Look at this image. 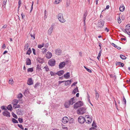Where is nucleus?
I'll return each instance as SVG.
<instances>
[{
    "label": "nucleus",
    "instance_id": "nucleus-19",
    "mask_svg": "<svg viewBox=\"0 0 130 130\" xmlns=\"http://www.w3.org/2000/svg\"><path fill=\"white\" fill-rule=\"evenodd\" d=\"M65 85L66 86H67L70 84L71 82V80H68L67 81H65Z\"/></svg>",
    "mask_w": 130,
    "mask_h": 130
},
{
    "label": "nucleus",
    "instance_id": "nucleus-46",
    "mask_svg": "<svg viewBox=\"0 0 130 130\" xmlns=\"http://www.w3.org/2000/svg\"><path fill=\"white\" fill-rule=\"evenodd\" d=\"M61 1V0H56L55 1V3L56 4H58L60 3Z\"/></svg>",
    "mask_w": 130,
    "mask_h": 130
},
{
    "label": "nucleus",
    "instance_id": "nucleus-52",
    "mask_svg": "<svg viewBox=\"0 0 130 130\" xmlns=\"http://www.w3.org/2000/svg\"><path fill=\"white\" fill-rule=\"evenodd\" d=\"M39 85V83H37L35 84V88H36Z\"/></svg>",
    "mask_w": 130,
    "mask_h": 130
},
{
    "label": "nucleus",
    "instance_id": "nucleus-44",
    "mask_svg": "<svg viewBox=\"0 0 130 130\" xmlns=\"http://www.w3.org/2000/svg\"><path fill=\"white\" fill-rule=\"evenodd\" d=\"M50 74L51 75V76H55V75L56 74V73H54L52 71H51L50 72Z\"/></svg>",
    "mask_w": 130,
    "mask_h": 130
},
{
    "label": "nucleus",
    "instance_id": "nucleus-2",
    "mask_svg": "<svg viewBox=\"0 0 130 130\" xmlns=\"http://www.w3.org/2000/svg\"><path fill=\"white\" fill-rule=\"evenodd\" d=\"M83 105V102L80 101H78L74 105V108L76 109L80 107Z\"/></svg>",
    "mask_w": 130,
    "mask_h": 130
},
{
    "label": "nucleus",
    "instance_id": "nucleus-58",
    "mask_svg": "<svg viewBox=\"0 0 130 130\" xmlns=\"http://www.w3.org/2000/svg\"><path fill=\"white\" fill-rule=\"evenodd\" d=\"M49 45L48 43H46L45 44V48H47Z\"/></svg>",
    "mask_w": 130,
    "mask_h": 130
},
{
    "label": "nucleus",
    "instance_id": "nucleus-57",
    "mask_svg": "<svg viewBox=\"0 0 130 130\" xmlns=\"http://www.w3.org/2000/svg\"><path fill=\"white\" fill-rule=\"evenodd\" d=\"M32 50L33 54L35 55H36L35 50L34 48H33L32 49Z\"/></svg>",
    "mask_w": 130,
    "mask_h": 130
},
{
    "label": "nucleus",
    "instance_id": "nucleus-11",
    "mask_svg": "<svg viewBox=\"0 0 130 130\" xmlns=\"http://www.w3.org/2000/svg\"><path fill=\"white\" fill-rule=\"evenodd\" d=\"M66 65V63L64 62H61L59 64V66L60 69H61L64 67Z\"/></svg>",
    "mask_w": 130,
    "mask_h": 130
},
{
    "label": "nucleus",
    "instance_id": "nucleus-6",
    "mask_svg": "<svg viewBox=\"0 0 130 130\" xmlns=\"http://www.w3.org/2000/svg\"><path fill=\"white\" fill-rule=\"evenodd\" d=\"M104 22L103 20L99 21L97 24V26L99 28H101L103 26Z\"/></svg>",
    "mask_w": 130,
    "mask_h": 130
},
{
    "label": "nucleus",
    "instance_id": "nucleus-42",
    "mask_svg": "<svg viewBox=\"0 0 130 130\" xmlns=\"http://www.w3.org/2000/svg\"><path fill=\"white\" fill-rule=\"evenodd\" d=\"M18 121L20 123H21L23 122V119L21 118H19L18 119Z\"/></svg>",
    "mask_w": 130,
    "mask_h": 130
},
{
    "label": "nucleus",
    "instance_id": "nucleus-50",
    "mask_svg": "<svg viewBox=\"0 0 130 130\" xmlns=\"http://www.w3.org/2000/svg\"><path fill=\"white\" fill-rule=\"evenodd\" d=\"M123 101L124 103L125 104H126V99H125L124 96L123 97Z\"/></svg>",
    "mask_w": 130,
    "mask_h": 130
},
{
    "label": "nucleus",
    "instance_id": "nucleus-61",
    "mask_svg": "<svg viewBox=\"0 0 130 130\" xmlns=\"http://www.w3.org/2000/svg\"><path fill=\"white\" fill-rule=\"evenodd\" d=\"M30 36L31 37L33 38V39H35V36L34 35H32L31 34H30Z\"/></svg>",
    "mask_w": 130,
    "mask_h": 130
},
{
    "label": "nucleus",
    "instance_id": "nucleus-45",
    "mask_svg": "<svg viewBox=\"0 0 130 130\" xmlns=\"http://www.w3.org/2000/svg\"><path fill=\"white\" fill-rule=\"evenodd\" d=\"M18 126L22 130H24V128L22 126L21 124H18Z\"/></svg>",
    "mask_w": 130,
    "mask_h": 130
},
{
    "label": "nucleus",
    "instance_id": "nucleus-25",
    "mask_svg": "<svg viewBox=\"0 0 130 130\" xmlns=\"http://www.w3.org/2000/svg\"><path fill=\"white\" fill-rule=\"evenodd\" d=\"M111 45L118 50H120L121 48L120 47L116 45L113 43H111Z\"/></svg>",
    "mask_w": 130,
    "mask_h": 130
},
{
    "label": "nucleus",
    "instance_id": "nucleus-27",
    "mask_svg": "<svg viewBox=\"0 0 130 130\" xmlns=\"http://www.w3.org/2000/svg\"><path fill=\"white\" fill-rule=\"evenodd\" d=\"M120 57L123 60H124L126 59V57L123 55H121L120 56Z\"/></svg>",
    "mask_w": 130,
    "mask_h": 130
},
{
    "label": "nucleus",
    "instance_id": "nucleus-4",
    "mask_svg": "<svg viewBox=\"0 0 130 130\" xmlns=\"http://www.w3.org/2000/svg\"><path fill=\"white\" fill-rule=\"evenodd\" d=\"M55 61L54 59H52L49 60L48 63L50 66H53L55 65Z\"/></svg>",
    "mask_w": 130,
    "mask_h": 130
},
{
    "label": "nucleus",
    "instance_id": "nucleus-34",
    "mask_svg": "<svg viewBox=\"0 0 130 130\" xmlns=\"http://www.w3.org/2000/svg\"><path fill=\"white\" fill-rule=\"evenodd\" d=\"M9 83L10 84H12L14 83L13 79L10 78L9 81Z\"/></svg>",
    "mask_w": 130,
    "mask_h": 130
},
{
    "label": "nucleus",
    "instance_id": "nucleus-13",
    "mask_svg": "<svg viewBox=\"0 0 130 130\" xmlns=\"http://www.w3.org/2000/svg\"><path fill=\"white\" fill-rule=\"evenodd\" d=\"M68 102L69 103L70 105H72L75 102V101L74 100V98H73L70 99Z\"/></svg>",
    "mask_w": 130,
    "mask_h": 130
},
{
    "label": "nucleus",
    "instance_id": "nucleus-40",
    "mask_svg": "<svg viewBox=\"0 0 130 130\" xmlns=\"http://www.w3.org/2000/svg\"><path fill=\"white\" fill-rule=\"evenodd\" d=\"M47 50L46 48H43L42 50V52L43 54L45 53L47 51Z\"/></svg>",
    "mask_w": 130,
    "mask_h": 130
},
{
    "label": "nucleus",
    "instance_id": "nucleus-28",
    "mask_svg": "<svg viewBox=\"0 0 130 130\" xmlns=\"http://www.w3.org/2000/svg\"><path fill=\"white\" fill-rule=\"evenodd\" d=\"M43 60V59H41L40 58H38L37 59V62L40 63H42L43 62L42 60Z\"/></svg>",
    "mask_w": 130,
    "mask_h": 130
},
{
    "label": "nucleus",
    "instance_id": "nucleus-54",
    "mask_svg": "<svg viewBox=\"0 0 130 130\" xmlns=\"http://www.w3.org/2000/svg\"><path fill=\"white\" fill-rule=\"evenodd\" d=\"M86 18V17H83V19L84 20V24L85 25Z\"/></svg>",
    "mask_w": 130,
    "mask_h": 130
},
{
    "label": "nucleus",
    "instance_id": "nucleus-56",
    "mask_svg": "<svg viewBox=\"0 0 130 130\" xmlns=\"http://www.w3.org/2000/svg\"><path fill=\"white\" fill-rule=\"evenodd\" d=\"M92 126H94L96 127V125L95 124V123L93 121V124H92Z\"/></svg>",
    "mask_w": 130,
    "mask_h": 130
},
{
    "label": "nucleus",
    "instance_id": "nucleus-39",
    "mask_svg": "<svg viewBox=\"0 0 130 130\" xmlns=\"http://www.w3.org/2000/svg\"><path fill=\"white\" fill-rule=\"evenodd\" d=\"M21 0H19L18 2L19 6L18 7V9H19L20 8V6L21 4Z\"/></svg>",
    "mask_w": 130,
    "mask_h": 130
},
{
    "label": "nucleus",
    "instance_id": "nucleus-29",
    "mask_svg": "<svg viewBox=\"0 0 130 130\" xmlns=\"http://www.w3.org/2000/svg\"><path fill=\"white\" fill-rule=\"evenodd\" d=\"M31 50L30 49V48H29V50L27 51V52L26 53V54H28V55H30V54L31 53Z\"/></svg>",
    "mask_w": 130,
    "mask_h": 130
},
{
    "label": "nucleus",
    "instance_id": "nucleus-7",
    "mask_svg": "<svg viewBox=\"0 0 130 130\" xmlns=\"http://www.w3.org/2000/svg\"><path fill=\"white\" fill-rule=\"evenodd\" d=\"M3 114L4 116L7 117H10V113L7 111V109H5L4 111L3 112Z\"/></svg>",
    "mask_w": 130,
    "mask_h": 130
},
{
    "label": "nucleus",
    "instance_id": "nucleus-48",
    "mask_svg": "<svg viewBox=\"0 0 130 130\" xmlns=\"http://www.w3.org/2000/svg\"><path fill=\"white\" fill-rule=\"evenodd\" d=\"M44 44H43L42 45H39L38 46V47L40 48H41L44 46Z\"/></svg>",
    "mask_w": 130,
    "mask_h": 130
},
{
    "label": "nucleus",
    "instance_id": "nucleus-23",
    "mask_svg": "<svg viewBox=\"0 0 130 130\" xmlns=\"http://www.w3.org/2000/svg\"><path fill=\"white\" fill-rule=\"evenodd\" d=\"M53 28V27H51L49 28L48 31V33L49 35H51V34Z\"/></svg>",
    "mask_w": 130,
    "mask_h": 130
},
{
    "label": "nucleus",
    "instance_id": "nucleus-17",
    "mask_svg": "<svg viewBox=\"0 0 130 130\" xmlns=\"http://www.w3.org/2000/svg\"><path fill=\"white\" fill-rule=\"evenodd\" d=\"M125 9V8L123 5H121L119 8L120 11L121 12L123 11Z\"/></svg>",
    "mask_w": 130,
    "mask_h": 130
},
{
    "label": "nucleus",
    "instance_id": "nucleus-3",
    "mask_svg": "<svg viewBox=\"0 0 130 130\" xmlns=\"http://www.w3.org/2000/svg\"><path fill=\"white\" fill-rule=\"evenodd\" d=\"M86 108L85 107H82L78 109L77 113L78 114H83L86 112Z\"/></svg>",
    "mask_w": 130,
    "mask_h": 130
},
{
    "label": "nucleus",
    "instance_id": "nucleus-41",
    "mask_svg": "<svg viewBox=\"0 0 130 130\" xmlns=\"http://www.w3.org/2000/svg\"><path fill=\"white\" fill-rule=\"evenodd\" d=\"M22 95L21 93L19 94L18 96V98L19 99H21L22 97Z\"/></svg>",
    "mask_w": 130,
    "mask_h": 130
},
{
    "label": "nucleus",
    "instance_id": "nucleus-49",
    "mask_svg": "<svg viewBox=\"0 0 130 130\" xmlns=\"http://www.w3.org/2000/svg\"><path fill=\"white\" fill-rule=\"evenodd\" d=\"M126 29L128 30L130 29V26L129 25H126Z\"/></svg>",
    "mask_w": 130,
    "mask_h": 130
},
{
    "label": "nucleus",
    "instance_id": "nucleus-55",
    "mask_svg": "<svg viewBox=\"0 0 130 130\" xmlns=\"http://www.w3.org/2000/svg\"><path fill=\"white\" fill-rule=\"evenodd\" d=\"M1 108L3 110H5V109H5V106H2L1 107Z\"/></svg>",
    "mask_w": 130,
    "mask_h": 130
},
{
    "label": "nucleus",
    "instance_id": "nucleus-20",
    "mask_svg": "<svg viewBox=\"0 0 130 130\" xmlns=\"http://www.w3.org/2000/svg\"><path fill=\"white\" fill-rule=\"evenodd\" d=\"M116 66L120 65L122 67H123L124 66V64L123 63L120 62H116Z\"/></svg>",
    "mask_w": 130,
    "mask_h": 130
},
{
    "label": "nucleus",
    "instance_id": "nucleus-37",
    "mask_svg": "<svg viewBox=\"0 0 130 130\" xmlns=\"http://www.w3.org/2000/svg\"><path fill=\"white\" fill-rule=\"evenodd\" d=\"M12 121L13 123H18V121L14 118H12Z\"/></svg>",
    "mask_w": 130,
    "mask_h": 130
},
{
    "label": "nucleus",
    "instance_id": "nucleus-24",
    "mask_svg": "<svg viewBox=\"0 0 130 130\" xmlns=\"http://www.w3.org/2000/svg\"><path fill=\"white\" fill-rule=\"evenodd\" d=\"M64 78H68L70 77V73L69 72H67L66 74L64 75Z\"/></svg>",
    "mask_w": 130,
    "mask_h": 130
},
{
    "label": "nucleus",
    "instance_id": "nucleus-14",
    "mask_svg": "<svg viewBox=\"0 0 130 130\" xmlns=\"http://www.w3.org/2000/svg\"><path fill=\"white\" fill-rule=\"evenodd\" d=\"M52 55V54L51 53L48 52L46 54V57L47 58L50 59Z\"/></svg>",
    "mask_w": 130,
    "mask_h": 130
},
{
    "label": "nucleus",
    "instance_id": "nucleus-16",
    "mask_svg": "<svg viewBox=\"0 0 130 130\" xmlns=\"http://www.w3.org/2000/svg\"><path fill=\"white\" fill-rule=\"evenodd\" d=\"M26 64L27 65H30L31 64V61L28 58H27L26 59Z\"/></svg>",
    "mask_w": 130,
    "mask_h": 130
},
{
    "label": "nucleus",
    "instance_id": "nucleus-35",
    "mask_svg": "<svg viewBox=\"0 0 130 130\" xmlns=\"http://www.w3.org/2000/svg\"><path fill=\"white\" fill-rule=\"evenodd\" d=\"M29 47V45L27 44H26L24 46V50L25 51L27 50Z\"/></svg>",
    "mask_w": 130,
    "mask_h": 130
},
{
    "label": "nucleus",
    "instance_id": "nucleus-53",
    "mask_svg": "<svg viewBox=\"0 0 130 130\" xmlns=\"http://www.w3.org/2000/svg\"><path fill=\"white\" fill-rule=\"evenodd\" d=\"M87 11H86L85 12L84 14L83 17H86L87 16Z\"/></svg>",
    "mask_w": 130,
    "mask_h": 130
},
{
    "label": "nucleus",
    "instance_id": "nucleus-64",
    "mask_svg": "<svg viewBox=\"0 0 130 130\" xmlns=\"http://www.w3.org/2000/svg\"><path fill=\"white\" fill-rule=\"evenodd\" d=\"M90 129L91 130H95L96 129L95 128L93 127L91 128H90Z\"/></svg>",
    "mask_w": 130,
    "mask_h": 130
},
{
    "label": "nucleus",
    "instance_id": "nucleus-62",
    "mask_svg": "<svg viewBox=\"0 0 130 130\" xmlns=\"http://www.w3.org/2000/svg\"><path fill=\"white\" fill-rule=\"evenodd\" d=\"M65 81H65V80L62 81H59L58 82V83H59V84H60L62 83L65 82Z\"/></svg>",
    "mask_w": 130,
    "mask_h": 130
},
{
    "label": "nucleus",
    "instance_id": "nucleus-9",
    "mask_svg": "<svg viewBox=\"0 0 130 130\" xmlns=\"http://www.w3.org/2000/svg\"><path fill=\"white\" fill-rule=\"evenodd\" d=\"M16 112L17 114L18 115H22L24 113V112L21 110L20 109H18L17 110Z\"/></svg>",
    "mask_w": 130,
    "mask_h": 130
},
{
    "label": "nucleus",
    "instance_id": "nucleus-21",
    "mask_svg": "<svg viewBox=\"0 0 130 130\" xmlns=\"http://www.w3.org/2000/svg\"><path fill=\"white\" fill-rule=\"evenodd\" d=\"M61 53V51L59 49H58L56 50V53L58 55H60Z\"/></svg>",
    "mask_w": 130,
    "mask_h": 130
},
{
    "label": "nucleus",
    "instance_id": "nucleus-30",
    "mask_svg": "<svg viewBox=\"0 0 130 130\" xmlns=\"http://www.w3.org/2000/svg\"><path fill=\"white\" fill-rule=\"evenodd\" d=\"M66 6L67 7L69 6L70 4V0H67L66 2Z\"/></svg>",
    "mask_w": 130,
    "mask_h": 130
},
{
    "label": "nucleus",
    "instance_id": "nucleus-15",
    "mask_svg": "<svg viewBox=\"0 0 130 130\" xmlns=\"http://www.w3.org/2000/svg\"><path fill=\"white\" fill-rule=\"evenodd\" d=\"M64 72L63 70H61L58 72L56 73V74L58 75L59 76H60L62 75L64 73Z\"/></svg>",
    "mask_w": 130,
    "mask_h": 130
},
{
    "label": "nucleus",
    "instance_id": "nucleus-36",
    "mask_svg": "<svg viewBox=\"0 0 130 130\" xmlns=\"http://www.w3.org/2000/svg\"><path fill=\"white\" fill-rule=\"evenodd\" d=\"M38 71H39L41 69L40 66L39 64H38L36 67Z\"/></svg>",
    "mask_w": 130,
    "mask_h": 130
},
{
    "label": "nucleus",
    "instance_id": "nucleus-12",
    "mask_svg": "<svg viewBox=\"0 0 130 130\" xmlns=\"http://www.w3.org/2000/svg\"><path fill=\"white\" fill-rule=\"evenodd\" d=\"M33 81L32 80V79L31 78H28L27 84L28 85H31L33 84Z\"/></svg>",
    "mask_w": 130,
    "mask_h": 130
},
{
    "label": "nucleus",
    "instance_id": "nucleus-43",
    "mask_svg": "<svg viewBox=\"0 0 130 130\" xmlns=\"http://www.w3.org/2000/svg\"><path fill=\"white\" fill-rule=\"evenodd\" d=\"M118 22L119 23H120L121 22V20L119 17L118 18L117 20Z\"/></svg>",
    "mask_w": 130,
    "mask_h": 130
},
{
    "label": "nucleus",
    "instance_id": "nucleus-1",
    "mask_svg": "<svg viewBox=\"0 0 130 130\" xmlns=\"http://www.w3.org/2000/svg\"><path fill=\"white\" fill-rule=\"evenodd\" d=\"M59 20L61 22L63 23L65 22L66 20L63 17L62 14L61 13L59 14L57 16Z\"/></svg>",
    "mask_w": 130,
    "mask_h": 130
},
{
    "label": "nucleus",
    "instance_id": "nucleus-5",
    "mask_svg": "<svg viewBox=\"0 0 130 130\" xmlns=\"http://www.w3.org/2000/svg\"><path fill=\"white\" fill-rule=\"evenodd\" d=\"M78 121L81 124L83 123L86 121L85 118L82 116H79L78 119Z\"/></svg>",
    "mask_w": 130,
    "mask_h": 130
},
{
    "label": "nucleus",
    "instance_id": "nucleus-33",
    "mask_svg": "<svg viewBox=\"0 0 130 130\" xmlns=\"http://www.w3.org/2000/svg\"><path fill=\"white\" fill-rule=\"evenodd\" d=\"M33 71V68H30L28 69L27 71L29 72H32Z\"/></svg>",
    "mask_w": 130,
    "mask_h": 130
},
{
    "label": "nucleus",
    "instance_id": "nucleus-26",
    "mask_svg": "<svg viewBox=\"0 0 130 130\" xmlns=\"http://www.w3.org/2000/svg\"><path fill=\"white\" fill-rule=\"evenodd\" d=\"M7 108L10 111H11L12 109V108L11 105H8L7 107Z\"/></svg>",
    "mask_w": 130,
    "mask_h": 130
},
{
    "label": "nucleus",
    "instance_id": "nucleus-47",
    "mask_svg": "<svg viewBox=\"0 0 130 130\" xmlns=\"http://www.w3.org/2000/svg\"><path fill=\"white\" fill-rule=\"evenodd\" d=\"M44 68L45 69V70L46 71H48V70H49V69L48 68V67L47 66H45Z\"/></svg>",
    "mask_w": 130,
    "mask_h": 130
},
{
    "label": "nucleus",
    "instance_id": "nucleus-32",
    "mask_svg": "<svg viewBox=\"0 0 130 130\" xmlns=\"http://www.w3.org/2000/svg\"><path fill=\"white\" fill-rule=\"evenodd\" d=\"M95 91L96 94L95 99L97 100L99 97V94L98 92H96V91L95 90Z\"/></svg>",
    "mask_w": 130,
    "mask_h": 130
},
{
    "label": "nucleus",
    "instance_id": "nucleus-31",
    "mask_svg": "<svg viewBox=\"0 0 130 130\" xmlns=\"http://www.w3.org/2000/svg\"><path fill=\"white\" fill-rule=\"evenodd\" d=\"M18 101L17 100L14 99L13 100V105H17L18 103Z\"/></svg>",
    "mask_w": 130,
    "mask_h": 130
},
{
    "label": "nucleus",
    "instance_id": "nucleus-8",
    "mask_svg": "<svg viewBox=\"0 0 130 130\" xmlns=\"http://www.w3.org/2000/svg\"><path fill=\"white\" fill-rule=\"evenodd\" d=\"M69 121L68 118L66 117H63L62 120V121L64 124L67 123Z\"/></svg>",
    "mask_w": 130,
    "mask_h": 130
},
{
    "label": "nucleus",
    "instance_id": "nucleus-38",
    "mask_svg": "<svg viewBox=\"0 0 130 130\" xmlns=\"http://www.w3.org/2000/svg\"><path fill=\"white\" fill-rule=\"evenodd\" d=\"M12 116H13V117L14 118H15L16 119L18 118V117H17V116L14 113L12 112Z\"/></svg>",
    "mask_w": 130,
    "mask_h": 130
},
{
    "label": "nucleus",
    "instance_id": "nucleus-51",
    "mask_svg": "<svg viewBox=\"0 0 130 130\" xmlns=\"http://www.w3.org/2000/svg\"><path fill=\"white\" fill-rule=\"evenodd\" d=\"M6 2L7 0H3V6H4V5H6Z\"/></svg>",
    "mask_w": 130,
    "mask_h": 130
},
{
    "label": "nucleus",
    "instance_id": "nucleus-63",
    "mask_svg": "<svg viewBox=\"0 0 130 130\" xmlns=\"http://www.w3.org/2000/svg\"><path fill=\"white\" fill-rule=\"evenodd\" d=\"M105 31L107 30V32H108L109 31V29H108L106 27L105 28Z\"/></svg>",
    "mask_w": 130,
    "mask_h": 130
},
{
    "label": "nucleus",
    "instance_id": "nucleus-18",
    "mask_svg": "<svg viewBox=\"0 0 130 130\" xmlns=\"http://www.w3.org/2000/svg\"><path fill=\"white\" fill-rule=\"evenodd\" d=\"M70 105L68 101L66 102L64 104L65 107L67 108H69Z\"/></svg>",
    "mask_w": 130,
    "mask_h": 130
},
{
    "label": "nucleus",
    "instance_id": "nucleus-60",
    "mask_svg": "<svg viewBox=\"0 0 130 130\" xmlns=\"http://www.w3.org/2000/svg\"><path fill=\"white\" fill-rule=\"evenodd\" d=\"M77 82H75L71 86H75L76 84H77Z\"/></svg>",
    "mask_w": 130,
    "mask_h": 130
},
{
    "label": "nucleus",
    "instance_id": "nucleus-22",
    "mask_svg": "<svg viewBox=\"0 0 130 130\" xmlns=\"http://www.w3.org/2000/svg\"><path fill=\"white\" fill-rule=\"evenodd\" d=\"M78 88L77 87H76L72 92L73 94H75L76 92H78Z\"/></svg>",
    "mask_w": 130,
    "mask_h": 130
},
{
    "label": "nucleus",
    "instance_id": "nucleus-10",
    "mask_svg": "<svg viewBox=\"0 0 130 130\" xmlns=\"http://www.w3.org/2000/svg\"><path fill=\"white\" fill-rule=\"evenodd\" d=\"M89 116H85L86 118H87V121L86 122V123H91L92 121V119L91 117H89Z\"/></svg>",
    "mask_w": 130,
    "mask_h": 130
},
{
    "label": "nucleus",
    "instance_id": "nucleus-59",
    "mask_svg": "<svg viewBox=\"0 0 130 130\" xmlns=\"http://www.w3.org/2000/svg\"><path fill=\"white\" fill-rule=\"evenodd\" d=\"M86 70L89 72L90 73H91L92 72V71L91 70H90V69L88 68H87V69H86Z\"/></svg>",
    "mask_w": 130,
    "mask_h": 130
}]
</instances>
